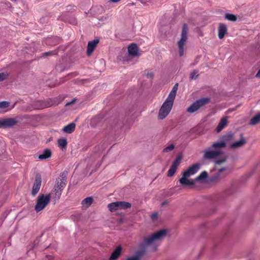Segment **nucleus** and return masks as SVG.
<instances>
[{"mask_svg":"<svg viewBox=\"0 0 260 260\" xmlns=\"http://www.w3.org/2000/svg\"><path fill=\"white\" fill-rule=\"evenodd\" d=\"M121 252V246L117 247L114 251L112 253L111 256L110 257V260H115L120 255Z\"/></svg>","mask_w":260,"mask_h":260,"instance_id":"19","label":"nucleus"},{"mask_svg":"<svg viewBox=\"0 0 260 260\" xmlns=\"http://www.w3.org/2000/svg\"><path fill=\"white\" fill-rule=\"evenodd\" d=\"M175 146L173 144H170L168 146H167L163 149L164 152H169L171 151L174 149Z\"/></svg>","mask_w":260,"mask_h":260,"instance_id":"32","label":"nucleus"},{"mask_svg":"<svg viewBox=\"0 0 260 260\" xmlns=\"http://www.w3.org/2000/svg\"><path fill=\"white\" fill-rule=\"evenodd\" d=\"M65 180L63 178H58L56 180L55 188L62 190L65 186Z\"/></svg>","mask_w":260,"mask_h":260,"instance_id":"20","label":"nucleus"},{"mask_svg":"<svg viewBox=\"0 0 260 260\" xmlns=\"http://www.w3.org/2000/svg\"><path fill=\"white\" fill-rule=\"evenodd\" d=\"M144 253V251H140L134 255L126 257L125 260H140L141 257L143 255Z\"/></svg>","mask_w":260,"mask_h":260,"instance_id":"25","label":"nucleus"},{"mask_svg":"<svg viewBox=\"0 0 260 260\" xmlns=\"http://www.w3.org/2000/svg\"><path fill=\"white\" fill-rule=\"evenodd\" d=\"M51 199L50 194H42L39 195L35 206V210L37 212L41 211L48 205Z\"/></svg>","mask_w":260,"mask_h":260,"instance_id":"5","label":"nucleus"},{"mask_svg":"<svg viewBox=\"0 0 260 260\" xmlns=\"http://www.w3.org/2000/svg\"><path fill=\"white\" fill-rule=\"evenodd\" d=\"M188 29L187 25L184 24L181 34V38L177 43L180 56H182L184 55L185 45L188 39Z\"/></svg>","mask_w":260,"mask_h":260,"instance_id":"4","label":"nucleus"},{"mask_svg":"<svg viewBox=\"0 0 260 260\" xmlns=\"http://www.w3.org/2000/svg\"><path fill=\"white\" fill-rule=\"evenodd\" d=\"M177 89L178 84H176L159 109L158 113L159 119H164L170 112L173 105Z\"/></svg>","mask_w":260,"mask_h":260,"instance_id":"1","label":"nucleus"},{"mask_svg":"<svg viewBox=\"0 0 260 260\" xmlns=\"http://www.w3.org/2000/svg\"><path fill=\"white\" fill-rule=\"evenodd\" d=\"M110 2H113V3H117L119 1H120L121 0H109Z\"/></svg>","mask_w":260,"mask_h":260,"instance_id":"42","label":"nucleus"},{"mask_svg":"<svg viewBox=\"0 0 260 260\" xmlns=\"http://www.w3.org/2000/svg\"><path fill=\"white\" fill-rule=\"evenodd\" d=\"M227 33V27L225 24L221 23L219 24L218 29V36L219 39H222Z\"/></svg>","mask_w":260,"mask_h":260,"instance_id":"14","label":"nucleus"},{"mask_svg":"<svg viewBox=\"0 0 260 260\" xmlns=\"http://www.w3.org/2000/svg\"><path fill=\"white\" fill-rule=\"evenodd\" d=\"M225 168H222L218 170V172L210 177V180L211 182H216L222 179L225 176L227 175L226 173L224 176H221V173L225 170Z\"/></svg>","mask_w":260,"mask_h":260,"instance_id":"13","label":"nucleus"},{"mask_svg":"<svg viewBox=\"0 0 260 260\" xmlns=\"http://www.w3.org/2000/svg\"><path fill=\"white\" fill-rule=\"evenodd\" d=\"M227 123L228 120L226 117H224L222 118L216 127L217 132H220L226 125Z\"/></svg>","mask_w":260,"mask_h":260,"instance_id":"22","label":"nucleus"},{"mask_svg":"<svg viewBox=\"0 0 260 260\" xmlns=\"http://www.w3.org/2000/svg\"><path fill=\"white\" fill-rule=\"evenodd\" d=\"M201 168L200 163H196L189 167L182 173V176L179 179L180 183L183 186H192L195 184V181L189 179V176L197 173Z\"/></svg>","mask_w":260,"mask_h":260,"instance_id":"3","label":"nucleus"},{"mask_svg":"<svg viewBox=\"0 0 260 260\" xmlns=\"http://www.w3.org/2000/svg\"><path fill=\"white\" fill-rule=\"evenodd\" d=\"M153 75L152 72H149L147 74V77H148V78H151L152 77H153Z\"/></svg>","mask_w":260,"mask_h":260,"instance_id":"40","label":"nucleus"},{"mask_svg":"<svg viewBox=\"0 0 260 260\" xmlns=\"http://www.w3.org/2000/svg\"><path fill=\"white\" fill-rule=\"evenodd\" d=\"M108 208L111 212H114L119 210L118 202H113L108 205Z\"/></svg>","mask_w":260,"mask_h":260,"instance_id":"29","label":"nucleus"},{"mask_svg":"<svg viewBox=\"0 0 260 260\" xmlns=\"http://www.w3.org/2000/svg\"><path fill=\"white\" fill-rule=\"evenodd\" d=\"M260 122V113H258L256 114L254 117H253L250 122L249 124L251 125H254L257 124Z\"/></svg>","mask_w":260,"mask_h":260,"instance_id":"28","label":"nucleus"},{"mask_svg":"<svg viewBox=\"0 0 260 260\" xmlns=\"http://www.w3.org/2000/svg\"><path fill=\"white\" fill-rule=\"evenodd\" d=\"M51 156V151L49 149L44 150L43 152L40 154L38 157L40 159H45L50 157Z\"/></svg>","mask_w":260,"mask_h":260,"instance_id":"21","label":"nucleus"},{"mask_svg":"<svg viewBox=\"0 0 260 260\" xmlns=\"http://www.w3.org/2000/svg\"><path fill=\"white\" fill-rule=\"evenodd\" d=\"M167 233L166 230H160L150 236L145 237L141 245L146 247H150L152 251H155Z\"/></svg>","mask_w":260,"mask_h":260,"instance_id":"2","label":"nucleus"},{"mask_svg":"<svg viewBox=\"0 0 260 260\" xmlns=\"http://www.w3.org/2000/svg\"><path fill=\"white\" fill-rule=\"evenodd\" d=\"M208 176V175L207 172L206 171H203L201 172L200 174V175L198 176L194 180L195 181V182L196 181H203L205 179H207Z\"/></svg>","mask_w":260,"mask_h":260,"instance_id":"26","label":"nucleus"},{"mask_svg":"<svg viewBox=\"0 0 260 260\" xmlns=\"http://www.w3.org/2000/svg\"><path fill=\"white\" fill-rule=\"evenodd\" d=\"M256 77L260 78V69L257 72V74H256Z\"/></svg>","mask_w":260,"mask_h":260,"instance_id":"41","label":"nucleus"},{"mask_svg":"<svg viewBox=\"0 0 260 260\" xmlns=\"http://www.w3.org/2000/svg\"><path fill=\"white\" fill-rule=\"evenodd\" d=\"M62 191V190H59L58 189H55L54 188V192H55V196H56V198H57V199L60 198V196L61 194Z\"/></svg>","mask_w":260,"mask_h":260,"instance_id":"34","label":"nucleus"},{"mask_svg":"<svg viewBox=\"0 0 260 260\" xmlns=\"http://www.w3.org/2000/svg\"><path fill=\"white\" fill-rule=\"evenodd\" d=\"M190 78L192 80L196 79L198 76H199V72L197 70H194L190 74Z\"/></svg>","mask_w":260,"mask_h":260,"instance_id":"31","label":"nucleus"},{"mask_svg":"<svg viewBox=\"0 0 260 260\" xmlns=\"http://www.w3.org/2000/svg\"><path fill=\"white\" fill-rule=\"evenodd\" d=\"M118 202V207L119 210H125L131 207V204L124 201H119Z\"/></svg>","mask_w":260,"mask_h":260,"instance_id":"24","label":"nucleus"},{"mask_svg":"<svg viewBox=\"0 0 260 260\" xmlns=\"http://www.w3.org/2000/svg\"><path fill=\"white\" fill-rule=\"evenodd\" d=\"M48 105L43 101H37L34 103V108L36 109H42L47 107Z\"/></svg>","mask_w":260,"mask_h":260,"instance_id":"18","label":"nucleus"},{"mask_svg":"<svg viewBox=\"0 0 260 260\" xmlns=\"http://www.w3.org/2000/svg\"><path fill=\"white\" fill-rule=\"evenodd\" d=\"M10 103L6 101L0 102V109L5 108L9 106Z\"/></svg>","mask_w":260,"mask_h":260,"instance_id":"33","label":"nucleus"},{"mask_svg":"<svg viewBox=\"0 0 260 260\" xmlns=\"http://www.w3.org/2000/svg\"><path fill=\"white\" fill-rule=\"evenodd\" d=\"M198 59H196V62H194V63H193V64H192V66H194V65H195V64L198 62Z\"/></svg>","mask_w":260,"mask_h":260,"instance_id":"43","label":"nucleus"},{"mask_svg":"<svg viewBox=\"0 0 260 260\" xmlns=\"http://www.w3.org/2000/svg\"><path fill=\"white\" fill-rule=\"evenodd\" d=\"M99 40H94L91 41H89L87 45V54L88 55H91V54L93 52V50L95 48L96 45L99 43Z\"/></svg>","mask_w":260,"mask_h":260,"instance_id":"12","label":"nucleus"},{"mask_svg":"<svg viewBox=\"0 0 260 260\" xmlns=\"http://www.w3.org/2000/svg\"><path fill=\"white\" fill-rule=\"evenodd\" d=\"M56 54V51H51L49 52H46L45 53H43V56H47L49 55H52Z\"/></svg>","mask_w":260,"mask_h":260,"instance_id":"35","label":"nucleus"},{"mask_svg":"<svg viewBox=\"0 0 260 260\" xmlns=\"http://www.w3.org/2000/svg\"><path fill=\"white\" fill-rule=\"evenodd\" d=\"M226 158L218 159L215 161V163L218 165H220V164L226 161Z\"/></svg>","mask_w":260,"mask_h":260,"instance_id":"37","label":"nucleus"},{"mask_svg":"<svg viewBox=\"0 0 260 260\" xmlns=\"http://www.w3.org/2000/svg\"><path fill=\"white\" fill-rule=\"evenodd\" d=\"M68 142L66 138H61L57 140V145L61 149H66L67 146Z\"/></svg>","mask_w":260,"mask_h":260,"instance_id":"23","label":"nucleus"},{"mask_svg":"<svg viewBox=\"0 0 260 260\" xmlns=\"http://www.w3.org/2000/svg\"><path fill=\"white\" fill-rule=\"evenodd\" d=\"M234 140V137L233 134L225 135L222 137L221 140L213 143V147L223 148L227 144H231Z\"/></svg>","mask_w":260,"mask_h":260,"instance_id":"8","label":"nucleus"},{"mask_svg":"<svg viewBox=\"0 0 260 260\" xmlns=\"http://www.w3.org/2000/svg\"><path fill=\"white\" fill-rule=\"evenodd\" d=\"M225 18L229 21L235 22L237 20V16L233 14H226Z\"/></svg>","mask_w":260,"mask_h":260,"instance_id":"30","label":"nucleus"},{"mask_svg":"<svg viewBox=\"0 0 260 260\" xmlns=\"http://www.w3.org/2000/svg\"><path fill=\"white\" fill-rule=\"evenodd\" d=\"M8 75L5 73H0V82L7 78Z\"/></svg>","mask_w":260,"mask_h":260,"instance_id":"36","label":"nucleus"},{"mask_svg":"<svg viewBox=\"0 0 260 260\" xmlns=\"http://www.w3.org/2000/svg\"><path fill=\"white\" fill-rule=\"evenodd\" d=\"M76 100L75 99H73L71 102L67 103L66 106H69L73 104L76 101Z\"/></svg>","mask_w":260,"mask_h":260,"instance_id":"39","label":"nucleus"},{"mask_svg":"<svg viewBox=\"0 0 260 260\" xmlns=\"http://www.w3.org/2000/svg\"><path fill=\"white\" fill-rule=\"evenodd\" d=\"M42 183L41 177L39 175H37L33 184L32 190L31 191V194L32 196H35L40 190L41 185Z\"/></svg>","mask_w":260,"mask_h":260,"instance_id":"10","label":"nucleus"},{"mask_svg":"<svg viewBox=\"0 0 260 260\" xmlns=\"http://www.w3.org/2000/svg\"><path fill=\"white\" fill-rule=\"evenodd\" d=\"M210 100L208 98H201L193 103L186 110L189 113L197 111L200 108L208 104Z\"/></svg>","mask_w":260,"mask_h":260,"instance_id":"6","label":"nucleus"},{"mask_svg":"<svg viewBox=\"0 0 260 260\" xmlns=\"http://www.w3.org/2000/svg\"><path fill=\"white\" fill-rule=\"evenodd\" d=\"M181 160V156H178L175 160L173 161L172 165L170 167L168 172V176L172 177L175 173L177 168L180 164Z\"/></svg>","mask_w":260,"mask_h":260,"instance_id":"11","label":"nucleus"},{"mask_svg":"<svg viewBox=\"0 0 260 260\" xmlns=\"http://www.w3.org/2000/svg\"><path fill=\"white\" fill-rule=\"evenodd\" d=\"M221 147H214L213 144L209 148L204 150V157L205 159H213L222 153Z\"/></svg>","mask_w":260,"mask_h":260,"instance_id":"7","label":"nucleus"},{"mask_svg":"<svg viewBox=\"0 0 260 260\" xmlns=\"http://www.w3.org/2000/svg\"><path fill=\"white\" fill-rule=\"evenodd\" d=\"M157 217V213H153L152 215H151V218L152 219H156Z\"/></svg>","mask_w":260,"mask_h":260,"instance_id":"38","label":"nucleus"},{"mask_svg":"<svg viewBox=\"0 0 260 260\" xmlns=\"http://www.w3.org/2000/svg\"><path fill=\"white\" fill-rule=\"evenodd\" d=\"M76 124L74 122H72L63 127L62 131L67 134L73 133L75 129Z\"/></svg>","mask_w":260,"mask_h":260,"instance_id":"17","label":"nucleus"},{"mask_svg":"<svg viewBox=\"0 0 260 260\" xmlns=\"http://www.w3.org/2000/svg\"><path fill=\"white\" fill-rule=\"evenodd\" d=\"M19 120L16 118H8L0 119V128L1 127H11L15 125Z\"/></svg>","mask_w":260,"mask_h":260,"instance_id":"9","label":"nucleus"},{"mask_svg":"<svg viewBox=\"0 0 260 260\" xmlns=\"http://www.w3.org/2000/svg\"><path fill=\"white\" fill-rule=\"evenodd\" d=\"M246 143V141L244 137L241 136L239 141L235 142L230 145V148L232 149H236L242 147Z\"/></svg>","mask_w":260,"mask_h":260,"instance_id":"16","label":"nucleus"},{"mask_svg":"<svg viewBox=\"0 0 260 260\" xmlns=\"http://www.w3.org/2000/svg\"><path fill=\"white\" fill-rule=\"evenodd\" d=\"M92 202H93L92 198L91 197H87V198L84 199L82 201V204L83 205V206H84L86 208H87L91 205V204H92Z\"/></svg>","mask_w":260,"mask_h":260,"instance_id":"27","label":"nucleus"},{"mask_svg":"<svg viewBox=\"0 0 260 260\" xmlns=\"http://www.w3.org/2000/svg\"><path fill=\"white\" fill-rule=\"evenodd\" d=\"M128 53L132 56H136L138 55V48L136 44H132L128 46Z\"/></svg>","mask_w":260,"mask_h":260,"instance_id":"15","label":"nucleus"}]
</instances>
